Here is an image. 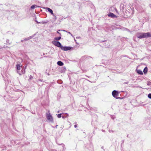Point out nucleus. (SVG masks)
Instances as JSON below:
<instances>
[{
    "mask_svg": "<svg viewBox=\"0 0 151 151\" xmlns=\"http://www.w3.org/2000/svg\"><path fill=\"white\" fill-rule=\"evenodd\" d=\"M46 117L47 119L49 122H53V119L52 116L50 114L49 112L48 113H47Z\"/></svg>",
    "mask_w": 151,
    "mask_h": 151,
    "instance_id": "1",
    "label": "nucleus"
},
{
    "mask_svg": "<svg viewBox=\"0 0 151 151\" xmlns=\"http://www.w3.org/2000/svg\"><path fill=\"white\" fill-rule=\"evenodd\" d=\"M52 43L55 46L60 48L62 46L61 43L58 41H52Z\"/></svg>",
    "mask_w": 151,
    "mask_h": 151,
    "instance_id": "2",
    "label": "nucleus"
},
{
    "mask_svg": "<svg viewBox=\"0 0 151 151\" xmlns=\"http://www.w3.org/2000/svg\"><path fill=\"white\" fill-rule=\"evenodd\" d=\"M144 33H138L136 34V36L137 38L139 39L143 38L144 37Z\"/></svg>",
    "mask_w": 151,
    "mask_h": 151,
    "instance_id": "3",
    "label": "nucleus"
},
{
    "mask_svg": "<svg viewBox=\"0 0 151 151\" xmlns=\"http://www.w3.org/2000/svg\"><path fill=\"white\" fill-rule=\"evenodd\" d=\"M22 65H20L19 64H17L16 65V67L17 70V72L19 74V75H21V73L19 72V70L21 69V68L22 67Z\"/></svg>",
    "mask_w": 151,
    "mask_h": 151,
    "instance_id": "4",
    "label": "nucleus"
},
{
    "mask_svg": "<svg viewBox=\"0 0 151 151\" xmlns=\"http://www.w3.org/2000/svg\"><path fill=\"white\" fill-rule=\"evenodd\" d=\"M61 49L63 50L67 51L70 50L71 49V47H63L62 46Z\"/></svg>",
    "mask_w": 151,
    "mask_h": 151,
    "instance_id": "5",
    "label": "nucleus"
},
{
    "mask_svg": "<svg viewBox=\"0 0 151 151\" xmlns=\"http://www.w3.org/2000/svg\"><path fill=\"white\" fill-rule=\"evenodd\" d=\"M119 93L118 92L115 90L114 91L112 92V94L113 96L115 98H117L116 97V96L118 95Z\"/></svg>",
    "mask_w": 151,
    "mask_h": 151,
    "instance_id": "6",
    "label": "nucleus"
},
{
    "mask_svg": "<svg viewBox=\"0 0 151 151\" xmlns=\"http://www.w3.org/2000/svg\"><path fill=\"white\" fill-rule=\"evenodd\" d=\"M144 38H147L151 37V35L149 32L144 33Z\"/></svg>",
    "mask_w": 151,
    "mask_h": 151,
    "instance_id": "7",
    "label": "nucleus"
},
{
    "mask_svg": "<svg viewBox=\"0 0 151 151\" xmlns=\"http://www.w3.org/2000/svg\"><path fill=\"white\" fill-rule=\"evenodd\" d=\"M108 16L111 17V18L117 17L114 14L112 13H110L108 14Z\"/></svg>",
    "mask_w": 151,
    "mask_h": 151,
    "instance_id": "8",
    "label": "nucleus"
},
{
    "mask_svg": "<svg viewBox=\"0 0 151 151\" xmlns=\"http://www.w3.org/2000/svg\"><path fill=\"white\" fill-rule=\"evenodd\" d=\"M47 9L48 11L50 12L53 15L54 14L53 11L51 9L48 8H47Z\"/></svg>",
    "mask_w": 151,
    "mask_h": 151,
    "instance_id": "9",
    "label": "nucleus"
},
{
    "mask_svg": "<svg viewBox=\"0 0 151 151\" xmlns=\"http://www.w3.org/2000/svg\"><path fill=\"white\" fill-rule=\"evenodd\" d=\"M57 64L60 66H62L63 65V63L62 62L60 61H59L57 62Z\"/></svg>",
    "mask_w": 151,
    "mask_h": 151,
    "instance_id": "10",
    "label": "nucleus"
},
{
    "mask_svg": "<svg viewBox=\"0 0 151 151\" xmlns=\"http://www.w3.org/2000/svg\"><path fill=\"white\" fill-rule=\"evenodd\" d=\"M137 73L139 74L142 75L143 74L142 71L140 70H137Z\"/></svg>",
    "mask_w": 151,
    "mask_h": 151,
    "instance_id": "11",
    "label": "nucleus"
},
{
    "mask_svg": "<svg viewBox=\"0 0 151 151\" xmlns=\"http://www.w3.org/2000/svg\"><path fill=\"white\" fill-rule=\"evenodd\" d=\"M147 67H145L143 70V72L145 73H147Z\"/></svg>",
    "mask_w": 151,
    "mask_h": 151,
    "instance_id": "12",
    "label": "nucleus"
},
{
    "mask_svg": "<svg viewBox=\"0 0 151 151\" xmlns=\"http://www.w3.org/2000/svg\"><path fill=\"white\" fill-rule=\"evenodd\" d=\"M61 38V37H55V40L56 41H58V40H60Z\"/></svg>",
    "mask_w": 151,
    "mask_h": 151,
    "instance_id": "13",
    "label": "nucleus"
},
{
    "mask_svg": "<svg viewBox=\"0 0 151 151\" xmlns=\"http://www.w3.org/2000/svg\"><path fill=\"white\" fill-rule=\"evenodd\" d=\"M21 71V72H20L21 73V75L22 74H23L25 72V69H22V70Z\"/></svg>",
    "mask_w": 151,
    "mask_h": 151,
    "instance_id": "14",
    "label": "nucleus"
},
{
    "mask_svg": "<svg viewBox=\"0 0 151 151\" xmlns=\"http://www.w3.org/2000/svg\"><path fill=\"white\" fill-rule=\"evenodd\" d=\"M37 7V6L36 5H32L31 6V8L32 9H35V7Z\"/></svg>",
    "mask_w": 151,
    "mask_h": 151,
    "instance_id": "15",
    "label": "nucleus"
},
{
    "mask_svg": "<svg viewBox=\"0 0 151 151\" xmlns=\"http://www.w3.org/2000/svg\"><path fill=\"white\" fill-rule=\"evenodd\" d=\"M32 38V37H28L27 38H26L25 39V40H29L30 39H31Z\"/></svg>",
    "mask_w": 151,
    "mask_h": 151,
    "instance_id": "16",
    "label": "nucleus"
},
{
    "mask_svg": "<svg viewBox=\"0 0 151 151\" xmlns=\"http://www.w3.org/2000/svg\"><path fill=\"white\" fill-rule=\"evenodd\" d=\"M61 114H58L57 115V117L58 118H60L61 117Z\"/></svg>",
    "mask_w": 151,
    "mask_h": 151,
    "instance_id": "17",
    "label": "nucleus"
},
{
    "mask_svg": "<svg viewBox=\"0 0 151 151\" xmlns=\"http://www.w3.org/2000/svg\"><path fill=\"white\" fill-rule=\"evenodd\" d=\"M148 97L149 98L151 99V93L149 94L148 95Z\"/></svg>",
    "mask_w": 151,
    "mask_h": 151,
    "instance_id": "18",
    "label": "nucleus"
},
{
    "mask_svg": "<svg viewBox=\"0 0 151 151\" xmlns=\"http://www.w3.org/2000/svg\"><path fill=\"white\" fill-rule=\"evenodd\" d=\"M68 33L70 34L72 36H73L72 35L70 32H68Z\"/></svg>",
    "mask_w": 151,
    "mask_h": 151,
    "instance_id": "19",
    "label": "nucleus"
},
{
    "mask_svg": "<svg viewBox=\"0 0 151 151\" xmlns=\"http://www.w3.org/2000/svg\"><path fill=\"white\" fill-rule=\"evenodd\" d=\"M57 32L60 35H61L60 33H59V32H58V31H57Z\"/></svg>",
    "mask_w": 151,
    "mask_h": 151,
    "instance_id": "20",
    "label": "nucleus"
},
{
    "mask_svg": "<svg viewBox=\"0 0 151 151\" xmlns=\"http://www.w3.org/2000/svg\"><path fill=\"white\" fill-rule=\"evenodd\" d=\"M77 127V125H74V127L76 128V127Z\"/></svg>",
    "mask_w": 151,
    "mask_h": 151,
    "instance_id": "21",
    "label": "nucleus"
},
{
    "mask_svg": "<svg viewBox=\"0 0 151 151\" xmlns=\"http://www.w3.org/2000/svg\"><path fill=\"white\" fill-rule=\"evenodd\" d=\"M36 22H37V23H39V22H37V21H36Z\"/></svg>",
    "mask_w": 151,
    "mask_h": 151,
    "instance_id": "22",
    "label": "nucleus"
},
{
    "mask_svg": "<svg viewBox=\"0 0 151 151\" xmlns=\"http://www.w3.org/2000/svg\"><path fill=\"white\" fill-rule=\"evenodd\" d=\"M128 13H129V14H130L129 12H128Z\"/></svg>",
    "mask_w": 151,
    "mask_h": 151,
    "instance_id": "23",
    "label": "nucleus"
}]
</instances>
